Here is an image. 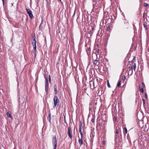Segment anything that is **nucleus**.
<instances>
[{"mask_svg":"<svg viewBox=\"0 0 149 149\" xmlns=\"http://www.w3.org/2000/svg\"><path fill=\"white\" fill-rule=\"evenodd\" d=\"M26 10L30 18L31 19L33 17V16L31 11L30 9H28L27 8H26Z\"/></svg>","mask_w":149,"mask_h":149,"instance_id":"obj_6","label":"nucleus"},{"mask_svg":"<svg viewBox=\"0 0 149 149\" xmlns=\"http://www.w3.org/2000/svg\"><path fill=\"white\" fill-rule=\"evenodd\" d=\"M44 77L45 80V91L47 93L48 91V88L49 87L48 77L47 75L45 74L44 75Z\"/></svg>","mask_w":149,"mask_h":149,"instance_id":"obj_4","label":"nucleus"},{"mask_svg":"<svg viewBox=\"0 0 149 149\" xmlns=\"http://www.w3.org/2000/svg\"><path fill=\"white\" fill-rule=\"evenodd\" d=\"M124 130H125V131H123V133H124V134L125 135L127 133V130L126 127H125Z\"/></svg>","mask_w":149,"mask_h":149,"instance_id":"obj_13","label":"nucleus"},{"mask_svg":"<svg viewBox=\"0 0 149 149\" xmlns=\"http://www.w3.org/2000/svg\"><path fill=\"white\" fill-rule=\"evenodd\" d=\"M3 5L4 6L5 4V1H3Z\"/></svg>","mask_w":149,"mask_h":149,"instance_id":"obj_33","label":"nucleus"},{"mask_svg":"<svg viewBox=\"0 0 149 149\" xmlns=\"http://www.w3.org/2000/svg\"><path fill=\"white\" fill-rule=\"evenodd\" d=\"M143 27L145 28V30L146 31H147L148 30V29L147 27V25L145 23H144L143 24Z\"/></svg>","mask_w":149,"mask_h":149,"instance_id":"obj_12","label":"nucleus"},{"mask_svg":"<svg viewBox=\"0 0 149 149\" xmlns=\"http://www.w3.org/2000/svg\"><path fill=\"white\" fill-rule=\"evenodd\" d=\"M110 29V28L109 26H108L107 27V30H109V29Z\"/></svg>","mask_w":149,"mask_h":149,"instance_id":"obj_28","label":"nucleus"},{"mask_svg":"<svg viewBox=\"0 0 149 149\" xmlns=\"http://www.w3.org/2000/svg\"><path fill=\"white\" fill-rule=\"evenodd\" d=\"M93 64L97 66L98 65H99V62H98V61L96 60H95L93 62Z\"/></svg>","mask_w":149,"mask_h":149,"instance_id":"obj_10","label":"nucleus"},{"mask_svg":"<svg viewBox=\"0 0 149 149\" xmlns=\"http://www.w3.org/2000/svg\"><path fill=\"white\" fill-rule=\"evenodd\" d=\"M72 131L71 128L70 126L68 128V135L70 139H72Z\"/></svg>","mask_w":149,"mask_h":149,"instance_id":"obj_7","label":"nucleus"},{"mask_svg":"<svg viewBox=\"0 0 149 149\" xmlns=\"http://www.w3.org/2000/svg\"><path fill=\"white\" fill-rule=\"evenodd\" d=\"M107 86L109 87V88L110 87V84H109V82H108Z\"/></svg>","mask_w":149,"mask_h":149,"instance_id":"obj_25","label":"nucleus"},{"mask_svg":"<svg viewBox=\"0 0 149 149\" xmlns=\"http://www.w3.org/2000/svg\"><path fill=\"white\" fill-rule=\"evenodd\" d=\"M91 88V89H93L97 87L98 85V82L97 79L95 81H91L89 82Z\"/></svg>","mask_w":149,"mask_h":149,"instance_id":"obj_2","label":"nucleus"},{"mask_svg":"<svg viewBox=\"0 0 149 149\" xmlns=\"http://www.w3.org/2000/svg\"><path fill=\"white\" fill-rule=\"evenodd\" d=\"M36 40L35 36H34L32 37V44L33 46V50L34 51L35 57H36Z\"/></svg>","mask_w":149,"mask_h":149,"instance_id":"obj_1","label":"nucleus"},{"mask_svg":"<svg viewBox=\"0 0 149 149\" xmlns=\"http://www.w3.org/2000/svg\"><path fill=\"white\" fill-rule=\"evenodd\" d=\"M116 134H118V130H117L116 131Z\"/></svg>","mask_w":149,"mask_h":149,"instance_id":"obj_30","label":"nucleus"},{"mask_svg":"<svg viewBox=\"0 0 149 149\" xmlns=\"http://www.w3.org/2000/svg\"><path fill=\"white\" fill-rule=\"evenodd\" d=\"M60 2H61V0H59Z\"/></svg>","mask_w":149,"mask_h":149,"instance_id":"obj_41","label":"nucleus"},{"mask_svg":"<svg viewBox=\"0 0 149 149\" xmlns=\"http://www.w3.org/2000/svg\"><path fill=\"white\" fill-rule=\"evenodd\" d=\"M7 115L8 117L12 118L11 113H9V112H8L7 113Z\"/></svg>","mask_w":149,"mask_h":149,"instance_id":"obj_16","label":"nucleus"},{"mask_svg":"<svg viewBox=\"0 0 149 149\" xmlns=\"http://www.w3.org/2000/svg\"><path fill=\"white\" fill-rule=\"evenodd\" d=\"M55 149H56V148Z\"/></svg>","mask_w":149,"mask_h":149,"instance_id":"obj_44","label":"nucleus"},{"mask_svg":"<svg viewBox=\"0 0 149 149\" xmlns=\"http://www.w3.org/2000/svg\"><path fill=\"white\" fill-rule=\"evenodd\" d=\"M95 0H92V1H94Z\"/></svg>","mask_w":149,"mask_h":149,"instance_id":"obj_42","label":"nucleus"},{"mask_svg":"<svg viewBox=\"0 0 149 149\" xmlns=\"http://www.w3.org/2000/svg\"><path fill=\"white\" fill-rule=\"evenodd\" d=\"M49 78H51L50 74H49Z\"/></svg>","mask_w":149,"mask_h":149,"instance_id":"obj_35","label":"nucleus"},{"mask_svg":"<svg viewBox=\"0 0 149 149\" xmlns=\"http://www.w3.org/2000/svg\"><path fill=\"white\" fill-rule=\"evenodd\" d=\"M53 101L54 106L53 107L54 108L57 106H58L59 104L60 103V100L55 95L54 96Z\"/></svg>","mask_w":149,"mask_h":149,"instance_id":"obj_3","label":"nucleus"},{"mask_svg":"<svg viewBox=\"0 0 149 149\" xmlns=\"http://www.w3.org/2000/svg\"><path fill=\"white\" fill-rule=\"evenodd\" d=\"M135 57H134V58H133V59H132V60L131 61L133 63L134 61L135 60Z\"/></svg>","mask_w":149,"mask_h":149,"instance_id":"obj_23","label":"nucleus"},{"mask_svg":"<svg viewBox=\"0 0 149 149\" xmlns=\"http://www.w3.org/2000/svg\"><path fill=\"white\" fill-rule=\"evenodd\" d=\"M137 102V100H136V101H135V102Z\"/></svg>","mask_w":149,"mask_h":149,"instance_id":"obj_40","label":"nucleus"},{"mask_svg":"<svg viewBox=\"0 0 149 149\" xmlns=\"http://www.w3.org/2000/svg\"><path fill=\"white\" fill-rule=\"evenodd\" d=\"M142 86L143 87H145V85L144 83L142 82Z\"/></svg>","mask_w":149,"mask_h":149,"instance_id":"obj_26","label":"nucleus"},{"mask_svg":"<svg viewBox=\"0 0 149 149\" xmlns=\"http://www.w3.org/2000/svg\"><path fill=\"white\" fill-rule=\"evenodd\" d=\"M75 12H76V10H75L74 11V14H73V15H72V17H73L75 15Z\"/></svg>","mask_w":149,"mask_h":149,"instance_id":"obj_24","label":"nucleus"},{"mask_svg":"<svg viewBox=\"0 0 149 149\" xmlns=\"http://www.w3.org/2000/svg\"><path fill=\"white\" fill-rule=\"evenodd\" d=\"M88 33L89 34H91L92 33V32L91 31H89L88 32Z\"/></svg>","mask_w":149,"mask_h":149,"instance_id":"obj_29","label":"nucleus"},{"mask_svg":"<svg viewBox=\"0 0 149 149\" xmlns=\"http://www.w3.org/2000/svg\"><path fill=\"white\" fill-rule=\"evenodd\" d=\"M49 82L50 83L51 82V78H49Z\"/></svg>","mask_w":149,"mask_h":149,"instance_id":"obj_31","label":"nucleus"},{"mask_svg":"<svg viewBox=\"0 0 149 149\" xmlns=\"http://www.w3.org/2000/svg\"><path fill=\"white\" fill-rule=\"evenodd\" d=\"M133 67H134V71H135V70H136V64L135 63H134V64Z\"/></svg>","mask_w":149,"mask_h":149,"instance_id":"obj_18","label":"nucleus"},{"mask_svg":"<svg viewBox=\"0 0 149 149\" xmlns=\"http://www.w3.org/2000/svg\"><path fill=\"white\" fill-rule=\"evenodd\" d=\"M92 27V29H93V28Z\"/></svg>","mask_w":149,"mask_h":149,"instance_id":"obj_43","label":"nucleus"},{"mask_svg":"<svg viewBox=\"0 0 149 149\" xmlns=\"http://www.w3.org/2000/svg\"><path fill=\"white\" fill-rule=\"evenodd\" d=\"M91 122L93 123H94L95 122V118L93 117L92 118L91 120Z\"/></svg>","mask_w":149,"mask_h":149,"instance_id":"obj_20","label":"nucleus"},{"mask_svg":"<svg viewBox=\"0 0 149 149\" xmlns=\"http://www.w3.org/2000/svg\"><path fill=\"white\" fill-rule=\"evenodd\" d=\"M139 90L141 91L142 93H143L144 92L143 89V88H141L140 86H139Z\"/></svg>","mask_w":149,"mask_h":149,"instance_id":"obj_11","label":"nucleus"},{"mask_svg":"<svg viewBox=\"0 0 149 149\" xmlns=\"http://www.w3.org/2000/svg\"><path fill=\"white\" fill-rule=\"evenodd\" d=\"M114 118H115V120H116V119L117 118V117H116L115 116L114 117Z\"/></svg>","mask_w":149,"mask_h":149,"instance_id":"obj_34","label":"nucleus"},{"mask_svg":"<svg viewBox=\"0 0 149 149\" xmlns=\"http://www.w3.org/2000/svg\"><path fill=\"white\" fill-rule=\"evenodd\" d=\"M105 143H106V141H103V144H105Z\"/></svg>","mask_w":149,"mask_h":149,"instance_id":"obj_32","label":"nucleus"},{"mask_svg":"<svg viewBox=\"0 0 149 149\" xmlns=\"http://www.w3.org/2000/svg\"><path fill=\"white\" fill-rule=\"evenodd\" d=\"M99 49H98L97 50V53H99Z\"/></svg>","mask_w":149,"mask_h":149,"instance_id":"obj_36","label":"nucleus"},{"mask_svg":"<svg viewBox=\"0 0 149 149\" xmlns=\"http://www.w3.org/2000/svg\"><path fill=\"white\" fill-rule=\"evenodd\" d=\"M51 113H49V114L48 117H49V121L50 122L51 120Z\"/></svg>","mask_w":149,"mask_h":149,"instance_id":"obj_17","label":"nucleus"},{"mask_svg":"<svg viewBox=\"0 0 149 149\" xmlns=\"http://www.w3.org/2000/svg\"><path fill=\"white\" fill-rule=\"evenodd\" d=\"M52 144L54 146V149L56 148L57 147V140L56 136V135L53 136L52 139Z\"/></svg>","mask_w":149,"mask_h":149,"instance_id":"obj_5","label":"nucleus"},{"mask_svg":"<svg viewBox=\"0 0 149 149\" xmlns=\"http://www.w3.org/2000/svg\"><path fill=\"white\" fill-rule=\"evenodd\" d=\"M54 94L55 95H56L57 93V86L56 84H55L54 86Z\"/></svg>","mask_w":149,"mask_h":149,"instance_id":"obj_9","label":"nucleus"},{"mask_svg":"<svg viewBox=\"0 0 149 149\" xmlns=\"http://www.w3.org/2000/svg\"><path fill=\"white\" fill-rule=\"evenodd\" d=\"M148 52H149V48H148Z\"/></svg>","mask_w":149,"mask_h":149,"instance_id":"obj_39","label":"nucleus"},{"mask_svg":"<svg viewBox=\"0 0 149 149\" xmlns=\"http://www.w3.org/2000/svg\"><path fill=\"white\" fill-rule=\"evenodd\" d=\"M144 6H145V7H147V6H148V4H147V3H144V5H143Z\"/></svg>","mask_w":149,"mask_h":149,"instance_id":"obj_21","label":"nucleus"},{"mask_svg":"<svg viewBox=\"0 0 149 149\" xmlns=\"http://www.w3.org/2000/svg\"><path fill=\"white\" fill-rule=\"evenodd\" d=\"M79 132L80 133H82L81 131V126H80L79 127Z\"/></svg>","mask_w":149,"mask_h":149,"instance_id":"obj_19","label":"nucleus"},{"mask_svg":"<svg viewBox=\"0 0 149 149\" xmlns=\"http://www.w3.org/2000/svg\"><path fill=\"white\" fill-rule=\"evenodd\" d=\"M125 79V77H124L123 78V79L124 80Z\"/></svg>","mask_w":149,"mask_h":149,"instance_id":"obj_37","label":"nucleus"},{"mask_svg":"<svg viewBox=\"0 0 149 149\" xmlns=\"http://www.w3.org/2000/svg\"><path fill=\"white\" fill-rule=\"evenodd\" d=\"M132 69H133V67H132V66H129V70L130 71H132V73H131V75L132 74V72H133Z\"/></svg>","mask_w":149,"mask_h":149,"instance_id":"obj_14","label":"nucleus"},{"mask_svg":"<svg viewBox=\"0 0 149 149\" xmlns=\"http://www.w3.org/2000/svg\"><path fill=\"white\" fill-rule=\"evenodd\" d=\"M79 139L78 140V141L80 145V146H81L83 143V138H80L79 137Z\"/></svg>","mask_w":149,"mask_h":149,"instance_id":"obj_8","label":"nucleus"},{"mask_svg":"<svg viewBox=\"0 0 149 149\" xmlns=\"http://www.w3.org/2000/svg\"><path fill=\"white\" fill-rule=\"evenodd\" d=\"M121 85V81L119 80L118 82L117 86L118 87H119Z\"/></svg>","mask_w":149,"mask_h":149,"instance_id":"obj_15","label":"nucleus"},{"mask_svg":"<svg viewBox=\"0 0 149 149\" xmlns=\"http://www.w3.org/2000/svg\"><path fill=\"white\" fill-rule=\"evenodd\" d=\"M142 101H143V103L144 104H145V100L144 99H142Z\"/></svg>","mask_w":149,"mask_h":149,"instance_id":"obj_22","label":"nucleus"},{"mask_svg":"<svg viewBox=\"0 0 149 149\" xmlns=\"http://www.w3.org/2000/svg\"><path fill=\"white\" fill-rule=\"evenodd\" d=\"M2 1H5L4 0H2Z\"/></svg>","mask_w":149,"mask_h":149,"instance_id":"obj_38","label":"nucleus"},{"mask_svg":"<svg viewBox=\"0 0 149 149\" xmlns=\"http://www.w3.org/2000/svg\"><path fill=\"white\" fill-rule=\"evenodd\" d=\"M80 134L81 135V138H83V135L82 133H80Z\"/></svg>","mask_w":149,"mask_h":149,"instance_id":"obj_27","label":"nucleus"}]
</instances>
